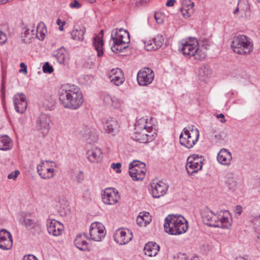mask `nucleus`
Listing matches in <instances>:
<instances>
[{
    "label": "nucleus",
    "mask_w": 260,
    "mask_h": 260,
    "mask_svg": "<svg viewBox=\"0 0 260 260\" xmlns=\"http://www.w3.org/2000/svg\"><path fill=\"white\" fill-rule=\"evenodd\" d=\"M58 96L62 106L71 110L78 109L83 103L82 93L80 88L75 85H62L59 89Z\"/></svg>",
    "instance_id": "1"
},
{
    "label": "nucleus",
    "mask_w": 260,
    "mask_h": 260,
    "mask_svg": "<svg viewBox=\"0 0 260 260\" xmlns=\"http://www.w3.org/2000/svg\"><path fill=\"white\" fill-rule=\"evenodd\" d=\"M146 120L142 118L138 120L135 124V132L133 135L134 140L140 143H146L152 141L156 136L155 129L151 126H148Z\"/></svg>",
    "instance_id": "2"
},
{
    "label": "nucleus",
    "mask_w": 260,
    "mask_h": 260,
    "mask_svg": "<svg viewBox=\"0 0 260 260\" xmlns=\"http://www.w3.org/2000/svg\"><path fill=\"white\" fill-rule=\"evenodd\" d=\"M164 229L170 235H180L187 231V222L181 215H169L165 220Z\"/></svg>",
    "instance_id": "3"
},
{
    "label": "nucleus",
    "mask_w": 260,
    "mask_h": 260,
    "mask_svg": "<svg viewBox=\"0 0 260 260\" xmlns=\"http://www.w3.org/2000/svg\"><path fill=\"white\" fill-rule=\"evenodd\" d=\"M113 45L111 49L114 53H119L127 47L129 41L128 32L123 28L114 29L111 34Z\"/></svg>",
    "instance_id": "4"
},
{
    "label": "nucleus",
    "mask_w": 260,
    "mask_h": 260,
    "mask_svg": "<svg viewBox=\"0 0 260 260\" xmlns=\"http://www.w3.org/2000/svg\"><path fill=\"white\" fill-rule=\"evenodd\" d=\"M231 48L236 53L240 55H246L253 50V44L245 35H238L233 38Z\"/></svg>",
    "instance_id": "5"
},
{
    "label": "nucleus",
    "mask_w": 260,
    "mask_h": 260,
    "mask_svg": "<svg viewBox=\"0 0 260 260\" xmlns=\"http://www.w3.org/2000/svg\"><path fill=\"white\" fill-rule=\"evenodd\" d=\"M200 136L199 131L193 126L183 128L179 137L180 144L188 149L191 148L198 142Z\"/></svg>",
    "instance_id": "6"
},
{
    "label": "nucleus",
    "mask_w": 260,
    "mask_h": 260,
    "mask_svg": "<svg viewBox=\"0 0 260 260\" xmlns=\"http://www.w3.org/2000/svg\"><path fill=\"white\" fill-rule=\"evenodd\" d=\"M146 169L145 164L134 160L129 165V174L134 180H142L145 177Z\"/></svg>",
    "instance_id": "7"
},
{
    "label": "nucleus",
    "mask_w": 260,
    "mask_h": 260,
    "mask_svg": "<svg viewBox=\"0 0 260 260\" xmlns=\"http://www.w3.org/2000/svg\"><path fill=\"white\" fill-rule=\"evenodd\" d=\"M180 49L184 55L193 56L197 51L199 46L198 40L194 38H188L180 42Z\"/></svg>",
    "instance_id": "8"
},
{
    "label": "nucleus",
    "mask_w": 260,
    "mask_h": 260,
    "mask_svg": "<svg viewBox=\"0 0 260 260\" xmlns=\"http://www.w3.org/2000/svg\"><path fill=\"white\" fill-rule=\"evenodd\" d=\"M202 166V157H199L197 155L193 154L187 158L185 167L188 174L190 175L201 170Z\"/></svg>",
    "instance_id": "9"
},
{
    "label": "nucleus",
    "mask_w": 260,
    "mask_h": 260,
    "mask_svg": "<svg viewBox=\"0 0 260 260\" xmlns=\"http://www.w3.org/2000/svg\"><path fill=\"white\" fill-rule=\"evenodd\" d=\"M105 227L101 222H95L90 225V239L95 241H101L105 236Z\"/></svg>",
    "instance_id": "10"
},
{
    "label": "nucleus",
    "mask_w": 260,
    "mask_h": 260,
    "mask_svg": "<svg viewBox=\"0 0 260 260\" xmlns=\"http://www.w3.org/2000/svg\"><path fill=\"white\" fill-rule=\"evenodd\" d=\"M154 74L149 68L141 70L137 74V81L141 86H147L152 83L154 79Z\"/></svg>",
    "instance_id": "11"
},
{
    "label": "nucleus",
    "mask_w": 260,
    "mask_h": 260,
    "mask_svg": "<svg viewBox=\"0 0 260 260\" xmlns=\"http://www.w3.org/2000/svg\"><path fill=\"white\" fill-rule=\"evenodd\" d=\"M201 215L203 222L209 226H216V223L219 216L218 213L215 214L208 207H205L201 210Z\"/></svg>",
    "instance_id": "12"
},
{
    "label": "nucleus",
    "mask_w": 260,
    "mask_h": 260,
    "mask_svg": "<svg viewBox=\"0 0 260 260\" xmlns=\"http://www.w3.org/2000/svg\"><path fill=\"white\" fill-rule=\"evenodd\" d=\"M104 130L106 134L114 137L118 134L120 125L116 119L110 117L104 123Z\"/></svg>",
    "instance_id": "13"
},
{
    "label": "nucleus",
    "mask_w": 260,
    "mask_h": 260,
    "mask_svg": "<svg viewBox=\"0 0 260 260\" xmlns=\"http://www.w3.org/2000/svg\"><path fill=\"white\" fill-rule=\"evenodd\" d=\"M113 237L117 243L124 245L132 240L133 234L128 230L120 229L116 231Z\"/></svg>",
    "instance_id": "14"
},
{
    "label": "nucleus",
    "mask_w": 260,
    "mask_h": 260,
    "mask_svg": "<svg viewBox=\"0 0 260 260\" xmlns=\"http://www.w3.org/2000/svg\"><path fill=\"white\" fill-rule=\"evenodd\" d=\"M151 192L154 198H159L164 196L168 188V185L162 181L155 182L153 181L150 184Z\"/></svg>",
    "instance_id": "15"
},
{
    "label": "nucleus",
    "mask_w": 260,
    "mask_h": 260,
    "mask_svg": "<svg viewBox=\"0 0 260 260\" xmlns=\"http://www.w3.org/2000/svg\"><path fill=\"white\" fill-rule=\"evenodd\" d=\"M51 118L49 115L41 113L37 118L36 125L42 133H47L50 128Z\"/></svg>",
    "instance_id": "16"
},
{
    "label": "nucleus",
    "mask_w": 260,
    "mask_h": 260,
    "mask_svg": "<svg viewBox=\"0 0 260 260\" xmlns=\"http://www.w3.org/2000/svg\"><path fill=\"white\" fill-rule=\"evenodd\" d=\"M13 103L15 109L17 113L22 114L25 111L27 104L24 94L16 93L13 97Z\"/></svg>",
    "instance_id": "17"
},
{
    "label": "nucleus",
    "mask_w": 260,
    "mask_h": 260,
    "mask_svg": "<svg viewBox=\"0 0 260 260\" xmlns=\"http://www.w3.org/2000/svg\"><path fill=\"white\" fill-rule=\"evenodd\" d=\"M11 234L5 229L0 230V248L7 250L10 249L13 245Z\"/></svg>",
    "instance_id": "18"
},
{
    "label": "nucleus",
    "mask_w": 260,
    "mask_h": 260,
    "mask_svg": "<svg viewBox=\"0 0 260 260\" xmlns=\"http://www.w3.org/2000/svg\"><path fill=\"white\" fill-rule=\"evenodd\" d=\"M102 196L103 202L107 205H114L119 199L118 192L111 188H106Z\"/></svg>",
    "instance_id": "19"
},
{
    "label": "nucleus",
    "mask_w": 260,
    "mask_h": 260,
    "mask_svg": "<svg viewBox=\"0 0 260 260\" xmlns=\"http://www.w3.org/2000/svg\"><path fill=\"white\" fill-rule=\"evenodd\" d=\"M63 230V225L59 221L51 219L48 221L47 230L48 233L54 236L60 235Z\"/></svg>",
    "instance_id": "20"
},
{
    "label": "nucleus",
    "mask_w": 260,
    "mask_h": 260,
    "mask_svg": "<svg viewBox=\"0 0 260 260\" xmlns=\"http://www.w3.org/2000/svg\"><path fill=\"white\" fill-rule=\"evenodd\" d=\"M86 157L91 162L99 163L102 159V151L95 146H93L87 151Z\"/></svg>",
    "instance_id": "21"
},
{
    "label": "nucleus",
    "mask_w": 260,
    "mask_h": 260,
    "mask_svg": "<svg viewBox=\"0 0 260 260\" xmlns=\"http://www.w3.org/2000/svg\"><path fill=\"white\" fill-rule=\"evenodd\" d=\"M111 82L116 86L122 84L124 81V75L122 71L119 68L114 69L111 71L109 75Z\"/></svg>",
    "instance_id": "22"
},
{
    "label": "nucleus",
    "mask_w": 260,
    "mask_h": 260,
    "mask_svg": "<svg viewBox=\"0 0 260 260\" xmlns=\"http://www.w3.org/2000/svg\"><path fill=\"white\" fill-rule=\"evenodd\" d=\"M164 39L162 36L158 35L152 40L145 43V49L148 51L155 50L159 49L164 44Z\"/></svg>",
    "instance_id": "23"
},
{
    "label": "nucleus",
    "mask_w": 260,
    "mask_h": 260,
    "mask_svg": "<svg viewBox=\"0 0 260 260\" xmlns=\"http://www.w3.org/2000/svg\"><path fill=\"white\" fill-rule=\"evenodd\" d=\"M232 159V153L225 148H222L217 154V160L219 164L222 165H229Z\"/></svg>",
    "instance_id": "24"
},
{
    "label": "nucleus",
    "mask_w": 260,
    "mask_h": 260,
    "mask_svg": "<svg viewBox=\"0 0 260 260\" xmlns=\"http://www.w3.org/2000/svg\"><path fill=\"white\" fill-rule=\"evenodd\" d=\"M37 169L38 174L43 179H50L54 176V169L47 168L43 161H41V164L37 166Z\"/></svg>",
    "instance_id": "25"
},
{
    "label": "nucleus",
    "mask_w": 260,
    "mask_h": 260,
    "mask_svg": "<svg viewBox=\"0 0 260 260\" xmlns=\"http://www.w3.org/2000/svg\"><path fill=\"white\" fill-rule=\"evenodd\" d=\"M103 32L104 31L101 30L98 35L95 36L93 40V45L95 49L97 51V55L99 57L102 56L103 54Z\"/></svg>",
    "instance_id": "26"
},
{
    "label": "nucleus",
    "mask_w": 260,
    "mask_h": 260,
    "mask_svg": "<svg viewBox=\"0 0 260 260\" xmlns=\"http://www.w3.org/2000/svg\"><path fill=\"white\" fill-rule=\"evenodd\" d=\"M103 102L105 105L109 107L119 108L122 105V102L115 97L107 93H104L103 96Z\"/></svg>",
    "instance_id": "27"
},
{
    "label": "nucleus",
    "mask_w": 260,
    "mask_h": 260,
    "mask_svg": "<svg viewBox=\"0 0 260 260\" xmlns=\"http://www.w3.org/2000/svg\"><path fill=\"white\" fill-rule=\"evenodd\" d=\"M30 216L29 213L23 214V220L20 221V223L28 230L35 229L39 226V222L30 218Z\"/></svg>",
    "instance_id": "28"
},
{
    "label": "nucleus",
    "mask_w": 260,
    "mask_h": 260,
    "mask_svg": "<svg viewBox=\"0 0 260 260\" xmlns=\"http://www.w3.org/2000/svg\"><path fill=\"white\" fill-rule=\"evenodd\" d=\"M145 254L149 256H155L159 250V246L155 243L148 242L144 247Z\"/></svg>",
    "instance_id": "29"
},
{
    "label": "nucleus",
    "mask_w": 260,
    "mask_h": 260,
    "mask_svg": "<svg viewBox=\"0 0 260 260\" xmlns=\"http://www.w3.org/2000/svg\"><path fill=\"white\" fill-rule=\"evenodd\" d=\"M85 31V27L83 25L75 26L71 32L72 38L75 40L83 41Z\"/></svg>",
    "instance_id": "30"
},
{
    "label": "nucleus",
    "mask_w": 260,
    "mask_h": 260,
    "mask_svg": "<svg viewBox=\"0 0 260 260\" xmlns=\"http://www.w3.org/2000/svg\"><path fill=\"white\" fill-rule=\"evenodd\" d=\"M75 246L81 251L89 250L88 245V244L85 240L83 235L78 234L74 240Z\"/></svg>",
    "instance_id": "31"
},
{
    "label": "nucleus",
    "mask_w": 260,
    "mask_h": 260,
    "mask_svg": "<svg viewBox=\"0 0 260 260\" xmlns=\"http://www.w3.org/2000/svg\"><path fill=\"white\" fill-rule=\"evenodd\" d=\"M13 147V141L7 135L0 136V150L7 151Z\"/></svg>",
    "instance_id": "32"
},
{
    "label": "nucleus",
    "mask_w": 260,
    "mask_h": 260,
    "mask_svg": "<svg viewBox=\"0 0 260 260\" xmlns=\"http://www.w3.org/2000/svg\"><path fill=\"white\" fill-rule=\"evenodd\" d=\"M66 52L64 48L60 47L53 52L52 56L57 60L59 64H63L66 58Z\"/></svg>",
    "instance_id": "33"
},
{
    "label": "nucleus",
    "mask_w": 260,
    "mask_h": 260,
    "mask_svg": "<svg viewBox=\"0 0 260 260\" xmlns=\"http://www.w3.org/2000/svg\"><path fill=\"white\" fill-rule=\"evenodd\" d=\"M151 221V218L148 212L140 213L137 219V223L140 226H146Z\"/></svg>",
    "instance_id": "34"
},
{
    "label": "nucleus",
    "mask_w": 260,
    "mask_h": 260,
    "mask_svg": "<svg viewBox=\"0 0 260 260\" xmlns=\"http://www.w3.org/2000/svg\"><path fill=\"white\" fill-rule=\"evenodd\" d=\"M211 75V70L208 66H204L199 70V77L200 80L206 82Z\"/></svg>",
    "instance_id": "35"
},
{
    "label": "nucleus",
    "mask_w": 260,
    "mask_h": 260,
    "mask_svg": "<svg viewBox=\"0 0 260 260\" xmlns=\"http://www.w3.org/2000/svg\"><path fill=\"white\" fill-rule=\"evenodd\" d=\"M240 8V13L244 15V17L247 18L249 16L250 6L247 0H239L238 3Z\"/></svg>",
    "instance_id": "36"
},
{
    "label": "nucleus",
    "mask_w": 260,
    "mask_h": 260,
    "mask_svg": "<svg viewBox=\"0 0 260 260\" xmlns=\"http://www.w3.org/2000/svg\"><path fill=\"white\" fill-rule=\"evenodd\" d=\"M218 215L219 216V218L216 223L215 227L228 229L231 226V223L228 217L223 216L220 213L218 214Z\"/></svg>",
    "instance_id": "37"
},
{
    "label": "nucleus",
    "mask_w": 260,
    "mask_h": 260,
    "mask_svg": "<svg viewBox=\"0 0 260 260\" xmlns=\"http://www.w3.org/2000/svg\"><path fill=\"white\" fill-rule=\"evenodd\" d=\"M43 106L47 110H51L55 105V101L51 98L45 99L43 101Z\"/></svg>",
    "instance_id": "38"
},
{
    "label": "nucleus",
    "mask_w": 260,
    "mask_h": 260,
    "mask_svg": "<svg viewBox=\"0 0 260 260\" xmlns=\"http://www.w3.org/2000/svg\"><path fill=\"white\" fill-rule=\"evenodd\" d=\"M44 26V23H39L37 28L36 36L40 40L43 41L44 39L45 29L40 30V27Z\"/></svg>",
    "instance_id": "39"
},
{
    "label": "nucleus",
    "mask_w": 260,
    "mask_h": 260,
    "mask_svg": "<svg viewBox=\"0 0 260 260\" xmlns=\"http://www.w3.org/2000/svg\"><path fill=\"white\" fill-rule=\"evenodd\" d=\"M82 136L86 138L89 139L93 135L94 132H92L89 127H86L83 130L80 131Z\"/></svg>",
    "instance_id": "40"
},
{
    "label": "nucleus",
    "mask_w": 260,
    "mask_h": 260,
    "mask_svg": "<svg viewBox=\"0 0 260 260\" xmlns=\"http://www.w3.org/2000/svg\"><path fill=\"white\" fill-rule=\"evenodd\" d=\"M226 183L230 189H235L237 186V182L236 179L233 177L229 178L226 180Z\"/></svg>",
    "instance_id": "41"
},
{
    "label": "nucleus",
    "mask_w": 260,
    "mask_h": 260,
    "mask_svg": "<svg viewBox=\"0 0 260 260\" xmlns=\"http://www.w3.org/2000/svg\"><path fill=\"white\" fill-rule=\"evenodd\" d=\"M195 58L199 60H202L204 59L206 57V54L205 52L199 48V46L197 47V51L196 54L193 55Z\"/></svg>",
    "instance_id": "42"
},
{
    "label": "nucleus",
    "mask_w": 260,
    "mask_h": 260,
    "mask_svg": "<svg viewBox=\"0 0 260 260\" xmlns=\"http://www.w3.org/2000/svg\"><path fill=\"white\" fill-rule=\"evenodd\" d=\"M252 221L255 230L260 233V215L254 217Z\"/></svg>",
    "instance_id": "43"
},
{
    "label": "nucleus",
    "mask_w": 260,
    "mask_h": 260,
    "mask_svg": "<svg viewBox=\"0 0 260 260\" xmlns=\"http://www.w3.org/2000/svg\"><path fill=\"white\" fill-rule=\"evenodd\" d=\"M43 71L45 73H51L53 71V67L47 62L43 66Z\"/></svg>",
    "instance_id": "44"
},
{
    "label": "nucleus",
    "mask_w": 260,
    "mask_h": 260,
    "mask_svg": "<svg viewBox=\"0 0 260 260\" xmlns=\"http://www.w3.org/2000/svg\"><path fill=\"white\" fill-rule=\"evenodd\" d=\"M150 3V0H139L135 3V5L137 7H140L143 6H147Z\"/></svg>",
    "instance_id": "45"
},
{
    "label": "nucleus",
    "mask_w": 260,
    "mask_h": 260,
    "mask_svg": "<svg viewBox=\"0 0 260 260\" xmlns=\"http://www.w3.org/2000/svg\"><path fill=\"white\" fill-rule=\"evenodd\" d=\"M210 136L212 139L214 138V139L216 140H219L221 139V135L218 132H217L216 130L214 129L212 130Z\"/></svg>",
    "instance_id": "46"
},
{
    "label": "nucleus",
    "mask_w": 260,
    "mask_h": 260,
    "mask_svg": "<svg viewBox=\"0 0 260 260\" xmlns=\"http://www.w3.org/2000/svg\"><path fill=\"white\" fill-rule=\"evenodd\" d=\"M19 174L20 172L18 170H15L14 172H12L9 174L8 176V178L10 179H12L15 180L16 179Z\"/></svg>",
    "instance_id": "47"
},
{
    "label": "nucleus",
    "mask_w": 260,
    "mask_h": 260,
    "mask_svg": "<svg viewBox=\"0 0 260 260\" xmlns=\"http://www.w3.org/2000/svg\"><path fill=\"white\" fill-rule=\"evenodd\" d=\"M121 166V163L117 162L116 164L112 163L111 164V167L113 169H114V170L116 169V173H119L121 172V170H120Z\"/></svg>",
    "instance_id": "48"
},
{
    "label": "nucleus",
    "mask_w": 260,
    "mask_h": 260,
    "mask_svg": "<svg viewBox=\"0 0 260 260\" xmlns=\"http://www.w3.org/2000/svg\"><path fill=\"white\" fill-rule=\"evenodd\" d=\"M7 40V38L6 34L0 30V45L4 44Z\"/></svg>",
    "instance_id": "49"
},
{
    "label": "nucleus",
    "mask_w": 260,
    "mask_h": 260,
    "mask_svg": "<svg viewBox=\"0 0 260 260\" xmlns=\"http://www.w3.org/2000/svg\"><path fill=\"white\" fill-rule=\"evenodd\" d=\"M81 6V5L77 0H74L73 3H70V7L71 8L78 9V8H80Z\"/></svg>",
    "instance_id": "50"
},
{
    "label": "nucleus",
    "mask_w": 260,
    "mask_h": 260,
    "mask_svg": "<svg viewBox=\"0 0 260 260\" xmlns=\"http://www.w3.org/2000/svg\"><path fill=\"white\" fill-rule=\"evenodd\" d=\"M76 178L78 182H80L84 179V175L82 172H79L76 175Z\"/></svg>",
    "instance_id": "51"
},
{
    "label": "nucleus",
    "mask_w": 260,
    "mask_h": 260,
    "mask_svg": "<svg viewBox=\"0 0 260 260\" xmlns=\"http://www.w3.org/2000/svg\"><path fill=\"white\" fill-rule=\"evenodd\" d=\"M211 43L208 39H205L202 40V46L205 47L206 49L211 45Z\"/></svg>",
    "instance_id": "52"
},
{
    "label": "nucleus",
    "mask_w": 260,
    "mask_h": 260,
    "mask_svg": "<svg viewBox=\"0 0 260 260\" xmlns=\"http://www.w3.org/2000/svg\"><path fill=\"white\" fill-rule=\"evenodd\" d=\"M23 260H37V259L34 255L29 254L28 255H25L23 257Z\"/></svg>",
    "instance_id": "53"
},
{
    "label": "nucleus",
    "mask_w": 260,
    "mask_h": 260,
    "mask_svg": "<svg viewBox=\"0 0 260 260\" xmlns=\"http://www.w3.org/2000/svg\"><path fill=\"white\" fill-rule=\"evenodd\" d=\"M20 67L21 68V69L20 70V72H24L25 73H27V68L24 62H21L20 63Z\"/></svg>",
    "instance_id": "54"
},
{
    "label": "nucleus",
    "mask_w": 260,
    "mask_h": 260,
    "mask_svg": "<svg viewBox=\"0 0 260 260\" xmlns=\"http://www.w3.org/2000/svg\"><path fill=\"white\" fill-rule=\"evenodd\" d=\"M216 117L218 119L221 118L220 121L222 123L225 122L226 121V120L224 118V115L222 113L216 114Z\"/></svg>",
    "instance_id": "55"
},
{
    "label": "nucleus",
    "mask_w": 260,
    "mask_h": 260,
    "mask_svg": "<svg viewBox=\"0 0 260 260\" xmlns=\"http://www.w3.org/2000/svg\"><path fill=\"white\" fill-rule=\"evenodd\" d=\"M242 212V207L238 205L236 207L235 209V213L238 215H240Z\"/></svg>",
    "instance_id": "56"
},
{
    "label": "nucleus",
    "mask_w": 260,
    "mask_h": 260,
    "mask_svg": "<svg viewBox=\"0 0 260 260\" xmlns=\"http://www.w3.org/2000/svg\"><path fill=\"white\" fill-rule=\"evenodd\" d=\"M175 2L176 0H169L166 5L167 7H172L174 5Z\"/></svg>",
    "instance_id": "57"
},
{
    "label": "nucleus",
    "mask_w": 260,
    "mask_h": 260,
    "mask_svg": "<svg viewBox=\"0 0 260 260\" xmlns=\"http://www.w3.org/2000/svg\"><path fill=\"white\" fill-rule=\"evenodd\" d=\"M155 19L158 24H161L163 23V20L157 16V15L155 13L154 15Z\"/></svg>",
    "instance_id": "58"
},
{
    "label": "nucleus",
    "mask_w": 260,
    "mask_h": 260,
    "mask_svg": "<svg viewBox=\"0 0 260 260\" xmlns=\"http://www.w3.org/2000/svg\"><path fill=\"white\" fill-rule=\"evenodd\" d=\"M238 12H240V8L238 6V5H237V8L233 11V13L234 14H236Z\"/></svg>",
    "instance_id": "59"
},
{
    "label": "nucleus",
    "mask_w": 260,
    "mask_h": 260,
    "mask_svg": "<svg viewBox=\"0 0 260 260\" xmlns=\"http://www.w3.org/2000/svg\"><path fill=\"white\" fill-rule=\"evenodd\" d=\"M65 24H66V22L62 21V24L61 25H59V30L62 31L63 30V27Z\"/></svg>",
    "instance_id": "60"
},
{
    "label": "nucleus",
    "mask_w": 260,
    "mask_h": 260,
    "mask_svg": "<svg viewBox=\"0 0 260 260\" xmlns=\"http://www.w3.org/2000/svg\"><path fill=\"white\" fill-rule=\"evenodd\" d=\"M188 260H200L198 256L195 255L191 257L190 259Z\"/></svg>",
    "instance_id": "61"
},
{
    "label": "nucleus",
    "mask_w": 260,
    "mask_h": 260,
    "mask_svg": "<svg viewBox=\"0 0 260 260\" xmlns=\"http://www.w3.org/2000/svg\"><path fill=\"white\" fill-rule=\"evenodd\" d=\"M235 260H247V259L242 256H238L235 258Z\"/></svg>",
    "instance_id": "62"
},
{
    "label": "nucleus",
    "mask_w": 260,
    "mask_h": 260,
    "mask_svg": "<svg viewBox=\"0 0 260 260\" xmlns=\"http://www.w3.org/2000/svg\"><path fill=\"white\" fill-rule=\"evenodd\" d=\"M62 21H61V20L60 19H58L56 21V24L58 25H60V24H62Z\"/></svg>",
    "instance_id": "63"
},
{
    "label": "nucleus",
    "mask_w": 260,
    "mask_h": 260,
    "mask_svg": "<svg viewBox=\"0 0 260 260\" xmlns=\"http://www.w3.org/2000/svg\"><path fill=\"white\" fill-rule=\"evenodd\" d=\"M183 256H180V253H179V255H178V259H179L180 260H183V259H184V258H183Z\"/></svg>",
    "instance_id": "64"
}]
</instances>
